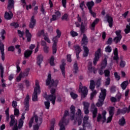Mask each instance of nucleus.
<instances>
[{
    "label": "nucleus",
    "instance_id": "obj_49",
    "mask_svg": "<svg viewBox=\"0 0 130 130\" xmlns=\"http://www.w3.org/2000/svg\"><path fill=\"white\" fill-rule=\"evenodd\" d=\"M17 33L20 37V38H23V36L25 35V32L22 31L19 29L17 30Z\"/></svg>",
    "mask_w": 130,
    "mask_h": 130
},
{
    "label": "nucleus",
    "instance_id": "obj_34",
    "mask_svg": "<svg viewBox=\"0 0 130 130\" xmlns=\"http://www.w3.org/2000/svg\"><path fill=\"white\" fill-rule=\"evenodd\" d=\"M89 89L91 91H94V89H95V81L93 80H90Z\"/></svg>",
    "mask_w": 130,
    "mask_h": 130
},
{
    "label": "nucleus",
    "instance_id": "obj_45",
    "mask_svg": "<svg viewBox=\"0 0 130 130\" xmlns=\"http://www.w3.org/2000/svg\"><path fill=\"white\" fill-rule=\"evenodd\" d=\"M6 30L5 29H2L1 32H0L2 40H5V39H6V37H5V34H6Z\"/></svg>",
    "mask_w": 130,
    "mask_h": 130
},
{
    "label": "nucleus",
    "instance_id": "obj_59",
    "mask_svg": "<svg viewBox=\"0 0 130 130\" xmlns=\"http://www.w3.org/2000/svg\"><path fill=\"white\" fill-rule=\"evenodd\" d=\"M44 104H45L46 109H49V108L50 107V102H49V101H47L44 102Z\"/></svg>",
    "mask_w": 130,
    "mask_h": 130
},
{
    "label": "nucleus",
    "instance_id": "obj_38",
    "mask_svg": "<svg viewBox=\"0 0 130 130\" xmlns=\"http://www.w3.org/2000/svg\"><path fill=\"white\" fill-rule=\"evenodd\" d=\"M40 123L39 124H36V125H34V130H38L39 129V126L42 123V118H40L39 121Z\"/></svg>",
    "mask_w": 130,
    "mask_h": 130
},
{
    "label": "nucleus",
    "instance_id": "obj_15",
    "mask_svg": "<svg viewBox=\"0 0 130 130\" xmlns=\"http://www.w3.org/2000/svg\"><path fill=\"white\" fill-rule=\"evenodd\" d=\"M71 114L70 118L71 120H75V113L76 112V107L74 105H72L70 107Z\"/></svg>",
    "mask_w": 130,
    "mask_h": 130
},
{
    "label": "nucleus",
    "instance_id": "obj_32",
    "mask_svg": "<svg viewBox=\"0 0 130 130\" xmlns=\"http://www.w3.org/2000/svg\"><path fill=\"white\" fill-rule=\"evenodd\" d=\"M82 44L86 45L88 43V37L86 36V34H83V38L82 39Z\"/></svg>",
    "mask_w": 130,
    "mask_h": 130
},
{
    "label": "nucleus",
    "instance_id": "obj_37",
    "mask_svg": "<svg viewBox=\"0 0 130 130\" xmlns=\"http://www.w3.org/2000/svg\"><path fill=\"white\" fill-rule=\"evenodd\" d=\"M121 39H122V38L120 37H115L114 38L113 41H114L115 44H117V43H119V42H120Z\"/></svg>",
    "mask_w": 130,
    "mask_h": 130
},
{
    "label": "nucleus",
    "instance_id": "obj_28",
    "mask_svg": "<svg viewBox=\"0 0 130 130\" xmlns=\"http://www.w3.org/2000/svg\"><path fill=\"white\" fill-rule=\"evenodd\" d=\"M43 97L47 100V101H51L52 104H53V100L51 99V98L49 97V95H47V92H44L43 94Z\"/></svg>",
    "mask_w": 130,
    "mask_h": 130
},
{
    "label": "nucleus",
    "instance_id": "obj_51",
    "mask_svg": "<svg viewBox=\"0 0 130 130\" xmlns=\"http://www.w3.org/2000/svg\"><path fill=\"white\" fill-rule=\"evenodd\" d=\"M10 26L14 27V28H19V23L17 22H13L10 24Z\"/></svg>",
    "mask_w": 130,
    "mask_h": 130
},
{
    "label": "nucleus",
    "instance_id": "obj_7",
    "mask_svg": "<svg viewBox=\"0 0 130 130\" xmlns=\"http://www.w3.org/2000/svg\"><path fill=\"white\" fill-rule=\"evenodd\" d=\"M102 55L101 53V49L99 48L96 51L94 52V57L93 60V63L94 66H96L97 64V62L99 61V59H100V57Z\"/></svg>",
    "mask_w": 130,
    "mask_h": 130
},
{
    "label": "nucleus",
    "instance_id": "obj_27",
    "mask_svg": "<svg viewBox=\"0 0 130 130\" xmlns=\"http://www.w3.org/2000/svg\"><path fill=\"white\" fill-rule=\"evenodd\" d=\"M99 18H96L91 24V30H95V26L99 23Z\"/></svg>",
    "mask_w": 130,
    "mask_h": 130
},
{
    "label": "nucleus",
    "instance_id": "obj_61",
    "mask_svg": "<svg viewBox=\"0 0 130 130\" xmlns=\"http://www.w3.org/2000/svg\"><path fill=\"white\" fill-rule=\"evenodd\" d=\"M56 33L57 34L56 37H57L58 38H60V36H61V31H60L59 29H57L56 30Z\"/></svg>",
    "mask_w": 130,
    "mask_h": 130
},
{
    "label": "nucleus",
    "instance_id": "obj_16",
    "mask_svg": "<svg viewBox=\"0 0 130 130\" xmlns=\"http://www.w3.org/2000/svg\"><path fill=\"white\" fill-rule=\"evenodd\" d=\"M0 50L1 53V58L3 61H5V45L0 43Z\"/></svg>",
    "mask_w": 130,
    "mask_h": 130
},
{
    "label": "nucleus",
    "instance_id": "obj_60",
    "mask_svg": "<svg viewBox=\"0 0 130 130\" xmlns=\"http://www.w3.org/2000/svg\"><path fill=\"white\" fill-rule=\"evenodd\" d=\"M70 34L72 36V37H76V36H78V35H79L77 31H75L74 30H71L70 32Z\"/></svg>",
    "mask_w": 130,
    "mask_h": 130
},
{
    "label": "nucleus",
    "instance_id": "obj_19",
    "mask_svg": "<svg viewBox=\"0 0 130 130\" xmlns=\"http://www.w3.org/2000/svg\"><path fill=\"white\" fill-rule=\"evenodd\" d=\"M43 61V56L41 54L38 55L37 58V63L40 67V68H41V63H42V62Z\"/></svg>",
    "mask_w": 130,
    "mask_h": 130
},
{
    "label": "nucleus",
    "instance_id": "obj_39",
    "mask_svg": "<svg viewBox=\"0 0 130 130\" xmlns=\"http://www.w3.org/2000/svg\"><path fill=\"white\" fill-rule=\"evenodd\" d=\"M23 125H24V120L19 119L18 120V125L17 126L18 128H19V129H21V128H22V127H23Z\"/></svg>",
    "mask_w": 130,
    "mask_h": 130
},
{
    "label": "nucleus",
    "instance_id": "obj_63",
    "mask_svg": "<svg viewBox=\"0 0 130 130\" xmlns=\"http://www.w3.org/2000/svg\"><path fill=\"white\" fill-rule=\"evenodd\" d=\"M113 41V40L112 39V38H109L106 42V44H108L109 45H111L112 44Z\"/></svg>",
    "mask_w": 130,
    "mask_h": 130
},
{
    "label": "nucleus",
    "instance_id": "obj_22",
    "mask_svg": "<svg viewBox=\"0 0 130 130\" xmlns=\"http://www.w3.org/2000/svg\"><path fill=\"white\" fill-rule=\"evenodd\" d=\"M33 53V51L31 50H26L24 51V56L25 58H29Z\"/></svg>",
    "mask_w": 130,
    "mask_h": 130
},
{
    "label": "nucleus",
    "instance_id": "obj_31",
    "mask_svg": "<svg viewBox=\"0 0 130 130\" xmlns=\"http://www.w3.org/2000/svg\"><path fill=\"white\" fill-rule=\"evenodd\" d=\"M125 123V119L124 118V117L122 116L121 118L119 119L118 124H119V125L121 126H123Z\"/></svg>",
    "mask_w": 130,
    "mask_h": 130
},
{
    "label": "nucleus",
    "instance_id": "obj_1",
    "mask_svg": "<svg viewBox=\"0 0 130 130\" xmlns=\"http://www.w3.org/2000/svg\"><path fill=\"white\" fill-rule=\"evenodd\" d=\"M46 85L49 86V89H51V94H49V97L53 100V105H54L55 104V100H56L55 92H56V88L57 87V85H58V80L52 79L51 74H49L46 80Z\"/></svg>",
    "mask_w": 130,
    "mask_h": 130
},
{
    "label": "nucleus",
    "instance_id": "obj_29",
    "mask_svg": "<svg viewBox=\"0 0 130 130\" xmlns=\"http://www.w3.org/2000/svg\"><path fill=\"white\" fill-rule=\"evenodd\" d=\"M83 49L84 50V52L83 54V57H87L89 54V49L88 48V47L87 46H83Z\"/></svg>",
    "mask_w": 130,
    "mask_h": 130
},
{
    "label": "nucleus",
    "instance_id": "obj_24",
    "mask_svg": "<svg viewBox=\"0 0 130 130\" xmlns=\"http://www.w3.org/2000/svg\"><path fill=\"white\" fill-rule=\"evenodd\" d=\"M113 53L114 55L113 57V60H117V59H119V57H118V49H117V48H115L114 49Z\"/></svg>",
    "mask_w": 130,
    "mask_h": 130
},
{
    "label": "nucleus",
    "instance_id": "obj_10",
    "mask_svg": "<svg viewBox=\"0 0 130 130\" xmlns=\"http://www.w3.org/2000/svg\"><path fill=\"white\" fill-rule=\"evenodd\" d=\"M91 112L92 113V118L93 119L96 118V117H97V113H98V109L96 107L95 105H92Z\"/></svg>",
    "mask_w": 130,
    "mask_h": 130
},
{
    "label": "nucleus",
    "instance_id": "obj_14",
    "mask_svg": "<svg viewBox=\"0 0 130 130\" xmlns=\"http://www.w3.org/2000/svg\"><path fill=\"white\" fill-rule=\"evenodd\" d=\"M36 25V19H35V16L32 15L30 19L29 27L30 29H34Z\"/></svg>",
    "mask_w": 130,
    "mask_h": 130
},
{
    "label": "nucleus",
    "instance_id": "obj_64",
    "mask_svg": "<svg viewBox=\"0 0 130 130\" xmlns=\"http://www.w3.org/2000/svg\"><path fill=\"white\" fill-rule=\"evenodd\" d=\"M125 64H126L125 61H123L121 60L120 62V68H124V67H125Z\"/></svg>",
    "mask_w": 130,
    "mask_h": 130
},
{
    "label": "nucleus",
    "instance_id": "obj_56",
    "mask_svg": "<svg viewBox=\"0 0 130 130\" xmlns=\"http://www.w3.org/2000/svg\"><path fill=\"white\" fill-rule=\"evenodd\" d=\"M40 11L43 15H46V11H45V9H44V5H43V4L41 5Z\"/></svg>",
    "mask_w": 130,
    "mask_h": 130
},
{
    "label": "nucleus",
    "instance_id": "obj_62",
    "mask_svg": "<svg viewBox=\"0 0 130 130\" xmlns=\"http://www.w3.org/2000/svg\"><path fill=\"white\" fill-rule=\"evenodd\" d=\"M94 69L93 67H92V63H88V70L90 73H92V70Z\"/></svg>",
    "mask_w": 130,
    "mask_h": 130
},
{
    "label": "nucleus",
    "instance_id": "obj_18",
    "mask_svg": "<svg viewBox=\"0 0 130 130\" xmlns=\"http://www.w3.org/2000/svg\"><path fill=\"white\" fill-rule=\"evenodd\" d=\"M13 16V12H12L11 10H9V12H5L4 17L6 20H11V19H12Z\"/></svg>",
    "mask_w": 130,
    "mask_h": 130
},
{
    "label": "nucleus",
    "instance_id": "obj_44",
    "mask_svg": "<svg viewBox=\"0 0 130 130\" xmlns=\"http://www.w3.org/2000/svg\"><path fill=\"white\" fill-rule=\"evenodd\" d=\"M29 72H30V69H27L25 70V72L22 73L23 78H25V77H28L29 75Z\"/></svg>",
    "mask_w": 130,
    "mask_h": 130
},
{
    "label": "nucleus",
    "instance_id": "obj_21",
    "mask_svg": "<svg viewBox=\"0 0 130 130\" xmlns=\"http://www.w3.org/2000/svg\"><path fill=\"white\" fill-rule=\"evenodd\" d=\"M25 36L27 38V42H31V40L32 39V35H31V33H30L29 29H26Z\"/></svg>",
    "mask_w": 130,
    "mask_h": 130
},
{
    "label": "nucleus",
    "instance_id": "obj_4",
    "mask_svg": "<svg viewBox=\"0 0 130 130\" xmlns=\"http://www.w3.org/2000/svg\"><path fill=\"white\" fill-rule=\"evenodd\" d=\"M30 100V96L29 94H27L26 98L24 99L23 104L24 105V112H23L21 115V117L20 119L21 120H25V114H26V112L29 110L30 105H29V101Z\"/></svg>",
    "mask_w": 130,
    "mask_h": 130
},
{
    "label": "nucleus",
    "instance_id": "obj_52",
    "mask_svg": "<svg viewBox=\"0 0 130 130\" xmlns=\"http://www.w3.org/2000/svg\"><path fill=\"white\" fill-rule=\"evenodd\" d=\"M52 48L53 54H55L57 51V46L52 45Z\"/></svg>",
    "mask_w": 130,
    "mask_h": 130
},
{
    "label": "nucleus",
    "instance_id": "obj_33",
    "mask_svg": "<svg viewBox=\"0 0 130 130\" xmlns=\"http://www.w3.org/2000/svg\"><path fill=\"white\" fill-rule=\"evenodd\" d=\"M80 32L81 34H84L86 32V26L83 22H81L80 24Z\"/></svg>",
    "mask_w": 130,
    "mask_h": 130
},
{
    "label": "nucleus",
    "instance_id": "obj_55",
    "mask_svg": "<svg viewBox=\"0 0 130 130\" xmlns=\"http://www.w3.org/2000/svg\"><path fill=\"white\" fill-rule=\"evenodd\" d=\"M110 82H111L110 77L107 78L105 82V86H109V85H110Z\"/></svg>",
    "mask_w": 130,
    "mask_h": 130
},
{
    "label": "nucleus",
    "instance_id": "obj_53",
    "mask_svg": "<svg viewBox=\"0 0 130 130\" xmlns=\"http://www.w3.org/2000/svg\"><path fill=\"white\" fill-rule=\"evenodd\" d=\"M22 78H24L23 77V75L22 74V72H21L19 76L17 77L16 78V81L17 82H21V80H22Z\"/></svg>",
    "mask_w": 130,
    "mask_h": 130
},
{
    "label": "nucleus",
    "instance_id": "obj_20",
    "mask_svg": "<svg viewBox=\"0 0 130 130\" xmlns=\"http://www.w3.org/2000/svg\"><path fill=\"white\" fill-rule=\"evenodd\" d=\"M15 5V3L14 0H8V6L7 9L9 11H11L12 9H14V6Z\"/></svg>",
    "mask_w": 130,
    "mask_h": 130
},
{
    "label": "nucleus",
    "instance_id": "obj_54",
    "mask_svg": "<svg viewBox=\"0 0 130 130\" xmlns=\"http://www.w3.org/2000/svg\"><path fill=\"white\" fill-rule=\"evenodd\" d=\"M124 31L125 34H128V33H130V26L128 24L126 25V28L124 29Z\"/></svg>",
    "mask_w": 130,
    "mask_h": 130
},
{
    "label": "nucleus",
    "instance_id": "obj_12",
    "mask_svg": "<svg viewBox=\"0 0 130 130\" xmlns=\"http://www.w3.org/2000/svg\"><path fill=\"white\" fill-rule=\"evenodd\" d=\"M106 18L108 23H109V26L110 28H112V27H113V18L108 14L106 15Z\"/></svg>",
    "mask_w": 130,
    "mask_h": 130
},
{
    "label": "nucleus",
    "instance_id": "obj_3",
    "mask_svg": "<svg viewBox=\"0 0 130 130\" xmlns=\"http://www.w3.org/2000/svg\"><path fill=\"white\" fill-rule=\"evenodd\" d=\"M69 111L66 110L64 113L63 116L61 119V121H60L59 123V125L60 126L59 130H66V126L68 125V123H69V120L67 119L66 117L67 116H69Z\"/></svg>",
    "mask_w": 130,
    "mask_h": 130
},
{
    "label": "nucleus",
    "instance_id": "obj_41",
    "mask_svg": "<svg viewBox=\"0 0 130 130\" xmlns=\"http://www.w3.org/2000/svg\"><path fill=\"white\" fill-rule=\"evenodd\" d=\"M105 77L107 78H110V71L108 69L105 70L104 71Z\"/></svg>",
    "mask_w": 130,
    "mask_h": 130
},
{
    "label": "nucleus",
    "instance_id": "obj_58",
    "mask_svg": "<svg viewBox=\"0 0 130 130\" xmlns=\"http://www.w3.org/2000/svg\"><path fill=\"white\" fill-rule=\"evenodd\" d=\"M115 33L117 36V37H121L122 38V36L121 35V30H118L115 31Z\"/></svg>",
    "mask_w": 130,
    "mask_h": 130
},
{
    "label": "nucleus",
    "instance_id": "obj_26",
    "mask_svg": "<svg viewBox=\"0 0 130 130\" xmlns=\"http://www.w3.org/2000/svg\"><path fill=\"white\" fill-rule=\"evenodd\" d=\"M4 68L3 67V64L2 63L0 64V71H1V78H2V83H4L5 82V79H3L4 78Z\"/></svg>",
    "mask_w": 130,
    "mask_h": 130
},
{
    "label": "nucleus",
    "instance_id": "obj_48",
    "mask_svg": "<svg viewBox=\"0 0 130 130\" xmlns=\"http://www.w3.org/2000/svg\"><path fill=\"white\" fill-rule=\"evenodd\" d=\"M105 51L106 52H108L109 53H110L111 51H112V49L111 48V46L110 45L107 46L105 48Z\"/></svg>",
    "mask_w": 130,
    "mask_h": 130
},
{
    "label": "nucleus",
    "instance_id": "obj_50",
    "mask_svg": "<svg viewBox=\"0 0 130 130\" xmlns=\"http://www.w3.org/2000/svg\"><path fill=\"white\" fill-rule=\"evenodd\" d=\"M70 96L74 100H76V99L78 98V95L76 93H75L74 92H70Z\"/></svg>",
    "mask_w": 130,
    "mask_h": 130
},
{
    "label": "nucleus",
    "instance_id": "obj_40",
    "mask_svg": "<svg viewBox=\"0 0 130 130\" xmlns=\"http://www.w3.org/2000/svg\"><path fill=\"white\" fill-rule=\"evenodd\" d=\"M49 63L51 67H54V66H55V63H54V56H51L49 60Z\"/></svg>",
    "mask_w": 130,
    "mask_h": 130
},
{
    "label": "nucleus",
    "instance_id": "obj_23",
    "mask_svg": "<svg viewBox=\"0 0 130 130\" xmlns=\"http://www.w3.org/2000/svg\"><path fill=\"white\" fill-rule=\"evenodd\" d=\"M109 114L110 116H113L115 112V108L114 107L110 106L108 108Z\"/></svg>",
    "mask_w": 130,
    "mask_h": 130
},
{
    "label": "nucleus",
    "instance_id": "obj_42",
    "mask_svg": "<svg viewBox=\"0 0 130 130\" xmlns=\"http://www.w3.org/2000/svg\"><path fill=\"white\" fill-rule=\"evenodd\" d=\"M58 38L57 37L55 36L53 38L52 42H53V45L57 46V42H58Z\"/></svg>",
    "mask_w": 130,
    "mask_h": 130
},
{
    "label": "nucleus",
    "instance_id": "obj_47",
    "mask_svg": "<svg viewBox=\"0 0 130 130\" xmlns=\"http://www.w3.org/2000/svg\"><path fill=\"white\" fill-rule=\"evenodd\" d=\"M61 20L62 21H69V14L65 13L61 17Z\"/></svg>",
    "mask_w": 130,
    "mask_h": 130
},
{
    "label": "nucleus",
    "instance_id": "obj_17",
    "mask_svg": "<svg viewBox=\"0 0 130 130\" xmlns=\"http://www.w3.org/2000/svg\"><path fill=\"white\" fill-rule=\"evenodd\" d=\"M83 106H84V110L85 114H89V106H90V104L88 102H83Z\"/></svg>",
    "mask_w": 130,
    "mask_h": 130
},
{
    "label": "nucleus",
    "instance_id": "obj_25",
    "mask_svg": "<svg viewBox=\"0 0 130 130\" xmlns=\"http://www.w3.org/2000/svg\"><path fill=\"white\" fill-rule=\"evenodd\" d=\"M128 81L126 80L123 81L121 84L120 87L122 90H125L126 88H127V86H128Z\"/></svg>",
    "mask_w": 130,
    "mask_h": 130
},
{
    "label": "nucleus",
    "instance_id": "obj_9",
    "mask_svg": "<svg viewBox=\"0 0 130 130\" xmlns=\"http://www.w3.org/2000/svg\"><path fill=\"white\" fill-rule=\"evenodd\" d=\"M66 60L64 59H62L61 60V64L60 65V69L61 70V72L62 73V75L63 77H66Z\"/></svg>",
    "mask_w": 130,
    "mask_h": 130
},
{
    "label": "nucleus",
    "instance_id": "obj_30",
    "mask_svg": "<svg viewBox=\"0 0 130 130\" xmlns=\"http://www.w3.org/2000/svg\"><path fill=\"white\" fill-rule=\"evenodd\" d=\"M95 5V3H94V2L91 1V2H88L86 4V6L89 10V11L92 10V8L93 7H94V5Z\"/></svg>",
    "mask_w": 130,
    "mask_h": 130
},
{
    "label": "nucleus",
    "instance_id": "obj_13",
    "mask_svg": "<svg viewBox=\"0 0 130 130\" xmlns=\"http://www.w3.org/2000/svg\"><path fill=\"white\" fill-rule=\"evenodd\" d=\"M34 118L35 119V122H36V123L38 122V116H37V115H35L34 116L31 117L29 121L28 126L29 128H31V127H32V124H33V122H34Z\"/></svg>",
    "mask_w": 130,
    "mask_h": 130
},
{
    "label": "nucleus",
    "instance_id": "obj_46",
    "mask_svg": "<svg viewBox=\"0 0 130 130\" xmlns=\"http://www.w3.org/2000/svg\"><path fill=\"white\" fill-rule=\"evenodd\" d=\"M55 124V120L52 119L51 121V126L50 127V130H54V125Z\"/></svg>",
    "mask_w": 130,
    "mask_h": 130
},
{
    "label": "nucleus",
    "instance_id": "obj_11",
    "mask_svg": "<svg viewBox=\"0 0 130 130\" xmlns=\"http://www.w3.org/2000/svg\"><path fill=\"white\" fill-rule=\"evenodd\" d=\"M88 120H89V116H85L83 118L82 126L84 127H85V126H86V127H90L91 126V124L88 121Z\"/></svg>",
    "mask_w": 130,
    "mask_h": 130
},
{
    "label": "nucleus",
    "instance_id": "obj_2",
    "mask_svg": "<svg viewBox=\"0 0 130 130\" xmlns=\"http://www.w3.org/2000/svg\"><path fill=\"white\" fill-rule=\"evenodd\" d=\"M106 92H107L106 89H101L99 99L95 105L97 107H102V106H103V104H104V100H105V98H106Z\"/></svg>",
    "mask_w": 130,
    "mask_h": 130
},
{
    "label": "nucleus",
    "instance_id": "obj_5",
    "mask_svg": "<svg viewBox=\"0 0 130 130\" xmlns=\"http://www.w3.org/2000/svg\"><path fill=\"white\" fill-rule=\"evenodd\" d=\"M36 87L34 88V93L32 96V100L34 102H36V101H38V94H40L41 93V90L40 89V86L39 85V82L38 80L36 81Z\"/></svg>",
    "mask_w": 130,
    "mask_h": 130
},
{
    "label": "nucleus",
    "instance_id": "obj_36",
    "mask_svg": "<svg viewBox=\"0 0 130 130\" xmlns=\"http://www.w3.org/2000/svg\"><path fill=\"white\" fill-rule=\"evenodd\" d=\"M73 68L74 70V74H77L78 72H79V67H78V62L75 61L74 65Z\"/></svg>",
    "mask_w": 130,
    "mask_h": 130
},
{
    "label": "nucleus",
    "instance_id": "obj_43",
    "mask_svg": "<svg viewBox=\"0 0 130 130\" xmlns=\"http://www.w3.org/2000/svg\"><path fill=\"white\" fill-rule=\"evenodd\" d=\"M106 66H107V58H104V60L102 62V67L103 68H106Z\"/></svg>",
    "mask_w": 130,
    "mask_h": 130
},
{
    "label": "nucleus",
    "instance_id": "obj_6",
    "mask_svg": "<svg viewBox=\"0 0 130 130\" xmlns=\"http://www.w3.org/2000/svg\"><path fill=\"white\" fill-rule=\"evenodd\" d=\"M79 92L81 93V99H84V98H86L88 95V88H87V87L82 85V83H80L79 85Z\"/></svg>",
    "mask_w": 130,
    "mask_h": 130
},
{
    "label": "nucleus",
    "instance_id": "obj_57",
    "mask_svg": "<svg viewBox=\"0 0 130 130\" xmlns=\"http://www.w3.org/2000/svg\"><path fill=\"white\" fill-rule=\"evenodd\" d=\"M86 7V5H85V1H82L79 5V8L82 10V11H84V8Z\"/></svg>",
    "mask_w": 130,
    "mask_h": 130
},
{
    "label": "nucleus",
    "instance_id": "obj_35",
    "mask_svg": "<svg viewBox=\"0 0 130 130\" xmlns=\"http://www.w3.org/2000/svg\"><path fill=\"white\" fill-rule=\"evenodd\" d=\"M73 47L75 49L76 53H81V52L82 51V49H81V47L80 46L75 45Z\"/></svg>",
    "mask_w": 130,
    "mask_h": 130
},
{
    "label": "nucleus",
    "instance_id": "obj_8",
    "mask_svg": "<svg viewBox=\"0 0 130 130\" xmlns=\"http://www.w3.org/2000/svg\"><path fill=\"white\" fill-rule=\"evenodd\" d=\"M77 116L76 118V120H74V124H77V121L78 125L82 124V120L83 119V116H82V111L81 109H78L77 111Z\"/></svg>",
    "mask_w": 130,
    "mask_h": 130
}]
</instances>
